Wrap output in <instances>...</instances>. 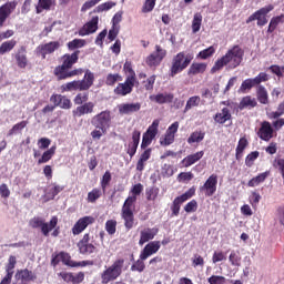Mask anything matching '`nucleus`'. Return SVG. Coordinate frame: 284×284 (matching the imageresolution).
<instances>
[{
    "label": "nucleus",
    "mask_w": 284,
    "mask_h": 284,
    "mask_svg": "<svg viewBox=\"0 0 284 284\" xmlns=\"http://www.w3.org/2000/svg\"><path fill=\"white\" fill-rule=\"evenodd\" d=\"M143 192V184L138 183L131 189V194L124 201L121 210V217L124 220V227L132 230L134 227V210L136 207V196Z\"/></svg>",
    "instance_id": "nucleus-1"
},
{
    "label": "nucleus",
    "mask_w": 284,
    "mask_h": 284,
    "mask_svg": "<svg viewBox=\"0 0 284 284\" xmlns=\"http://www.w3.org/2000/svg\"><path fill=\"white\" fill-rule=\"evenodd\" d=\"M244 54L245 52L243 51V49H241V47L234 45L232 49H230L225 53V55H223L222 58L215 61L214 65L211 69V73L214 74L220 70H223L225 65H227L230 70H234V68H239V65H241L243 61Z\"/></svg>",
    "instance_id": "nucleus-2"
},
{
    "label": "nucleus",
    "mask_w": 284,
    "mask_h": 284,
    "mask_svg": "<svg viewBox=\"0 0 284 284\" xmlns=\"http://www.w3.org/2000/svg\"><path fill=\"white\" fill-rule=\"evenodd\" d=\"M79 53L80 51H75L71 54L67 53L61 57L62 64L54 69V74L58 77L59 81L71 79V77H77L83 72L81 69L72 70V65L79 61Z\"/></svg>",
    "instance_id": "nucleus-3"
},
{
    "label": "nucleus",
    "mask_w": 284,
    "mask_h": 284,
    "mask_svg": "<svg viewBox=\"0 0 284 284\" xmlns=\"http://www.w3.org/2000/svg\"><path fill=\"white\" fill-rule=\"evenodd\" d=\"M94 85V73L92 71L87 70L84 73V78L82 80H75L68 82L65 84L61 85L62 92H72L74 90H79L80 92H83L85 90H90Z\"/></svg>",
    "instance_id": "nucleus-4"
},
{
    "label": "nucleus",
    "mask_w": 284,
    "mask_h": 284,
    "mask_svg": "<svg viewBox=\"0 0 284 284\" xmlns=\"http://www.w3.org/2000/svg\"><path fill=\"white\" fill-rule=\"evenodd\" d=\"M123 265H125V260L119 258L113 262V265L108 266L102 273H101V283L108 284L111 283V281H116L119 276L123 274Z\"/></svg>",
    "instance_id": "nucleus-5"
},
{
    "label": "nucleus",
    "mask_w": 284,
    "mask_h": 284,
    "mask_svg": "<svg viewBox=\"0 0 284 284\" xmlns=\"http://www.w3.org/2000/svg\"><path fill=\"white\" fill-rule=\"evenodd\" d=\"M192 59H194V57L191 54L185 55V52L178 53L172 60L171 77H176V74L183 72V70L192 63Z\"/></svg>",
    "instance_id": "nucleus-6"
},
{
    "label": "nucleus",
    "mask_w": 284,
    "mask_h": 284,
    "mask_svg": "<svg viewBox=\"0 0 284 284\" xmlns=\"http://www.w3.org/2000/svg\"><path fill=\"white\" fill-rule=\"evenodd\" d=\"M272 10H274V4H268L261 8L260 10L255 11L253 14H251L247 18L246 23H252V21H257V26L260 28H263V26H267V14H270Z\"/></svg>",
    "instance_id": "nucleus-7"
},
{
    "label": "nucleus",
    "mask_w": 284,
    "mask_h": 284,
    "mask_svg": "<svg viewBox=\"0 0 284 284\" xmlns=\"http://www.w3.org/2000/svg\"><path fill=\"white\" fill-rule=\"evenodd\" d=\"M111 123L112 114L109 110L102 111L91 119V124L93 128H102L104 130H109Z\"/></svg>",
    "instance_id": "nucleus-8"
},
{
    "label": "nucleus",
    "mask_w": 284,
    "mask_h": 284,
    "mask_svg": "<svg viewBox=\"0 0 284 284\" xmlns=\"http://www.w3.org/2000/svg\"><path fill=\"white\" fill-rule=\"evenodd\" d=\"M159 120H154L152 124L148 128L146 132L143 134L141 149L145 150L149 145H152V141L156 139V134H159Z\"/></svg>",
    "instance_id": "nucleus-9"
},
{
    "label": "nucleus",
    "mask_w": 284,
    "mask_h": 284,
    "mask_svg": "<svg viewBox=\"0 0 284 284\" xmlns=\"http://www.w3.org/2000/svg\"><path fill=\"white\" fill-rule=\"evenodd\" d=\"M166 54L168 51L161 48V45L156 44L155 51L146 58V64L150 68H156V65H161V61L165 59Z\"/></svg>",
    "instance_id": "nucleus-10"
},
{
    "label": "nucleus",
    "mask_w": 284,
    "mask_h": 284,
    "mask_svg": "<svg viewBox=\"0 0 284 284\" xmlns=\"http://www.w3.org/2000/svg\"><path fill=\"white\" fill-rule=\"evenodd\" d=\"M194 193H195L194 189H190L182 195L174 199L172 206H171L172 216H179V213L181 212V205H183V203H185V201H190V199H192V196H194Z\"/></svg>",
    "instance_id": "nucleus-11"
},
{
    "label": "nucleus",
    "mask_w": 284,
    "mask_h": 284,
    "mask_svg": "<svg viewBox=\"0 0 284 284\" xmlns=\"http://www.w3.org/2000/svg\"><path fill=\"white\" fill-rule=\"evenodd\" d=\"M134 81H136V78H134V75H129L124 83H119L113 90L114 94L118 97H128L134 88Z\"/></svg>",
    "instance_id": "nucleus-12"
},
{
    "label": "nucleus",
    "mask_w": 284,
    "mask_h": 284,
    "mask_svg": "<svg viewBox=\"0 0 284 284\" xmlns=\"http://www.w3.org/2000/svg\"><path fill=\"white\" fill-rule=\"evenodd\" d=\"M216 185H219V175L211 174L200 187V192H204L205 196H214V194H216Z\"/></svg>",
    "instance_id": "nucleus-13"
},
{
    "label": "nucleus",
    "mask_w": 284,
    "mask_h": 284,
    "mask_svg": "<svg viewBox=\"0 0 284 284\" xmlns=\"http://www.w3.org/2000/svg\"><path fill=\"white\" fill-rule=\"evenodd\" d=\"M161 250V242L160 241H152L149 242L144 248L140 253V258L142 261H148L150 256H153V254H156Z\"/></svg>",
    "instance_id": "nucleus-14"
},
{
    "label": "nucleus",
    "mask_w": 284,
    "mask_h": 284,
    "mask_svg": "<svg viewBox=\"0 0 284 284\" xmlns=\"http://www.w3.org/2000/svg\"><path fill=\"white\" fill-rule=\"evenodd\" d=\"M17 9V2L11 1V2H6L0 7V28H3L6 24V21H8V18L14 10Z\"/></svg>",
    "instance_id": "nucleus-15"
},
{
    "label": "nucleus",
    "mask_w": 284,
    "mask_h": 284,
    "mask_svg": "<svg viewBox=\"0 0 284 284\" xmlns=\"http://www.w3.org/2000/svg\"><path fill=\"white\" fill-rule=\"evenodd\" d=\"M99 30V16L93 17L87 22L78 32L79 37H88V34H94Z\"/></svg>",
    "instance_id": "nucleus-16"
},
{
    "label": "nucleus",
    "mask_w": 284,
    "mask_h": 284,
    "mask_svg": "<svg viewBox=\"0 0 284 284\" xmlns=\"http://www.w3.org/2000/svg\"><path fill=\"white\" fill-rule=\"evenodd\" d=\"M176 132H179V122H174L172 125L168 128L164 138L160 139V145H172V143H174Z\"/></svg>",
    "instance_id": "nucleus-17"
},
{
    "label": "nucleus",
    "mask_w": 284,
    "mask_h": 284,
    "mask_svg": "<svg viewBox=\"0 0 284 284\" xmlns=\"http://www.w3.org/2000/svg\"><path fill=\"white\" fill-rule=\"evenodd\" d=\"M257 136L262 141H270L274 136V128H272V124L267 121H264L261 123V128L257 131Z\"/></svg>",
    "instance_id": "nucleus-18"
},
{
    "label": "nucleus",
    "mask_w": 284,
    "mask_h": 284,
    "mask_svg": "<svg viewBox=\"0 0 284 284\" xmlns=\"http://www.w3.org/2000/svg\"><path fill=\"white\" fill-rule=\"evenodd\" d=\"M159 234L158 227H145L140 231V240L139 245H145V243H150V241H153V239Z\"/></svg>",
    "instance_id": "nucleus-19"
},
{
    "label": "nucleus",
    "mask_w": 284,
    "mask_h": 284,
    "mask_svg": "<svg viewBox=\"0 0 284 284\" xmlns=\"http://www.w3.org/2000/svg\"><path fill=\"white\" fill-rule=\"evenodd\" d=\"M61 48V43L59 41H52L45 44H40L37 48L38 54H41L43 59H45L47 54H52L55 50H59Z\"/></svg>",
    "instance_id": "nucleus-20"
},
{
    "label": "nucleus",
    "mask_w": 284,
    "mask_h": 284,
    "mask_svg": "<svg viewBox=\"0 0 284 284\" xmlns=\"http://www.w3.org/2000/svg\"><path fill=\"white\" fill-rule=\"evenodd\" d=\"M50 101L53 103L54 108H61L62 110H70V108H72V102L65 95H51Z\"/></svg>",
    "instance_id": "nucleus-21"
},
{
    "label": "nucleus",
    "mask_w": 284,
    "mask_h": 284,
    "mask_svg": "<svg viewBox=\"0 0 284 284\" xmlns=\"http://www.w3.org/2000/svg\"><path fill=\"white\" fill-rule=\"evenodd\" d=\"M93 223L94 217L92 216H84L78 220V222L72 227V234H74V236L81 234V232H83L88 225H92Z\"/></svg>",
    "instance_id": "nucleus-22"
},
{
    "label": "nucleus",
    "mask_w": 284,
    "mask_h": 284,
    "mask_svg": "<svg viewBox=\"0 0 284 284\" xmlns=\"http://www.w3.org/2000/svg\"><path fill=\"white\" fill-rule=\"evenodd\" d=\"M14 59L17 61L18 68H21L22 70L28 68V50L26 47H20L17 50Z\"/></svg>",
    "instance_id": "nucleus-23"
},
{
    "label": "nucleus",
    "mask_w": 284,
    "mask_h": 284,
    "mask_svg": "<svg viewBox=\"0 0 284 284\" xmlns=\"http://www.w3.org/2000/svg\"><path fill=\"white\" fill-rule=\"evenodd\" d=\"M141 141V131H133L132 133V140L128 145L126 149V153L129 154V156H134V154H136V150L139 148V143Z\"/></svg>",
    "instance_id": "nucleus-24"
},
{
    "label": "nucleus",
    "mask_w": 284,
    "mask_h": 284,
    "mask_svg": "<svg viewBox=\"0 0 284 284\" xmlns=\"http://www.w3.org/2000/svg\"><path fill=\"white\" fill-rule=\"evenodd\" d=\"M118 110L121 114H134L141 110V102L119 104Z\"/></svg>",
    "instance_id": "nucleus-25"
},
{
    "label": "nucleus",
    "mask_w": 284,
    "mask_h": 284,
    "mask_svg": "<svg viewBox=\"0 0 284 284\" xmlns=\"http://www.w3.org/2000/svg\"><path fill=\"white\" fill-rule=\"evenodd\" d=\"M150 101L153 103H159L160 105H163V103H172L174 101V94L172 93H158L150 95Z\"/></svg>",
    "instance_id": "nucleus-26"
},
{
    "label": "nucleus",
    "mask_w": 284,
    "mask_h": 284,
    "mask_svg": "<svg viewBox=\"0 0 284 284\" xmlns=\"http://www.w3.org/2000/svg\"><path fill=\"white\" fill-rule=\"evenodd\" d=\"M93 112V102H85L84 104H80L75 110H73V116H83L85 114H92Z\"/></svg>",
    "instance_id": "nucleus-27"
},
{
    "label": "nucleus",
    "mask_w": 284,
    "mask_h": 284,
    "mask_svg": "<svg viewBox=\"0 0 284 284\" xmlns=\"http://www.w3.org/2000/svg\"><path fill=\"white\" fill-rule=\"evenodd\" d=\"M57 258H59L60 261H62V263L64 265H68L69 267H79V265H81L80 263H77L74 261H72V257L70 256V254L65 253V252H61L60 254H58L57 257H54L52 260V264L57 265L59 262L57 261Z\"/></svg>",
    "instance_id": "nucleus-28"
},
{
    "label": "nucleus",
    "mask_w": 284,
    "mask_h": 284,
    "mask_svg": "<svg viewBox=\"0 0 284 284\" xmlns=\"http://www.w3.org/2000/svg\"><path fill=\"white\" fill-rule=\"evenodd\" d=\"M16 278L22 283H30V281H37V274L28 268H24L16 273Z\"/></svg>",
    "instance_id": "nucleus-29"
},
{
    "label": "nucleus",
    "mask_w": 284,
    "mask_h": 284,
    "mask_svg": "<svg viewBox=\"0 0 284 284\" xmlns=\"http://www.w3.org/2000/svg\"><path fill=\"white\" fill-rule=\"evenodd\" d=\"M204 154H205V152L199 151L196 153L187 155L186 158H184L182 160L184 168H190V166L194 165V163H199V161H201L203 159Z\"/></svg>",
    "instance_id": "nucleus-30"
},
{
    "label": "nucleus",
    "mask_w": 284,
    "mask_h": 284,
    "mask_svg": "<svg viewBox=\"0 0 284 284\" xmlns=\"http://www.w3.org/2000/svg\"><path fill=\"white\" fill-rule=\"evenodd\" d=\"M58 223H59V219L57 216H52L50 220V223L45 222L44 220L41 227V232L43 236H50V232H52L57 227Z\"/></svg>",
    "instance_id": "nucleus-31"
},
{
    "label": "nucleus",
    "mask_w": 284,
    "mask_h": 284,
    "mask_svg": "<svg viewBox=\"0 0 284 284\" xmlns=\"http://www.w3.org/2000/svg\"><path fill=\"white\" fill-rule=\"evenodd\" d=\"M150 156H152V149H146L140 156L136 163L138 172H143L145 170V163L150 161Z\"/></svg>",
    "instance_id": "nucleus-32"
},
{
    "label": "nucleus",
    "mask_w": 284,
    "mask_h": 284,
    "mask_svg": "<svg viewBox=\"0 0 284 284\" xmlns=\"http://www.w3.org/2000/svg\"><path fill=\"white\" fill-rule=\"evenodd\" d=\"M232 119V113H230V109L223 108L221 112L216 113L214 116L215 123L223 124L226 121H230Z\"/></svg>",
    "instance_id": "nucleus-33"
},
{
    "label": "nucleus",
    "mask_w": 284,
    "mask_h": 284,
    "mask_svg": "<svg viewBox=\"0 0 284 284\" xmlns=\"http://www.w3.org/2000/svg\"><path fill=\"white\" fill-rule=\"evenodd\" d=\"M270 176V171H265L264 173H260L257 176L251 179L247 183L248 187H256L261 185V183H265V180Z\"/></svg>",
    "instance_id": "nucleus-34"
},
{
    "label": "nucleus",
    "mask_w": 284,
    "mask_h": 284,
    "mask_svg": "<svg viewBox=\"0 0 284 284\" xmlns=\"http://www.w3.org/2000/svg\"><path fill=\"white\" fill-rule=\"evenodd\" d=\"M207 70L206 63H193L191 64L187 74H192L193 77L196 74H203Z\"/></svg>",
    "instance_id": "nucleus-35"
},
{
    "label": "nucleus",
    "mask_w": 284,
    "mask_h": 284,
    "mask_svg": "<svg viewBox=\"0 0 284 284\" xmlns=\"http://www.w3.org/2000/svg\"><path fill=\"white\" fill-rule=\"evenodd\" d=\"M57 0H39L37 6V14H41L43 10H50L52 6H55Z\"/></svg>",
    "instance_id": "nucleus-36"
},
{
    "label": "nucleus",
    "mask_w": 284,
    "mask_h": 284,
    "mask_svg": "<svg viewBox=\"0 0 284 284\" xmlns=\"http://www.w3.org/2000/svg\"><path fill=\"white\" fill-rule=\"evenodd\" d=\"M280 23H284V14L273 17L270 21L267 32L268 34H272L276 28H278Z\"/></svg>",
    "instance_id": "nucleus-37"
},
{
    "label": "nucleus",
    "mask_w": 284,
    "mask_h": 284,
    "mask_svg": "<svg viewBox=\"0 0 284 284\" xmlns=\"http://www.w3.org/2000/svg\"><path fill=\"white\" fill-rule=\"evenodd\" d=\"M203 23V16L200 12L194 13L192 20V32L196 34L201 30V24Z\"/></svg>",
    "instance_id": "nucleus-38"
},
{
    "label": "nucleus",
    "mask_w": 284,
    "mask_h": 284,
    "mask_svg": "<svg viewBox=\"0 0 284 284\" xmlns=\"http://www.w3.org/2000/svg\"><path fill=\"white\" fill-rule=\"evenodd\" d=\"M55 152H57V145H53L49 150H47L42 154V156L38 160L39 165H41L42 163H48V161H50L52 156H54Z\"/></svg>",
    "instance_id": "nucleus-39"
},
{
    "label": "nucleus",
    "mask_w": 284,
    "mask_h": 284,
    "mask_svg": "<svg viewBox=\"0 0 284 284\" xmlns=\"http://www.w3.org/2000/svg\"><path fill=\"white\" fill-rule=\"evenodd\" d=\"M241 253L239 251H232L229 255V263H231L232 267H241Z\"/></svg>",
    "instance_id": "nucleus-40"
},
{
    "label": "nucleus",
    "mask_w": 284,
    "mask_h": 284,
    "mask_svg": "<svg viewBox=\"0 0 284 284\" xmlns=\"http://www.w3.org/2000/svg\"><path fill=\"white\" fill-rule=\"evenodd\" d=\"M17 42L14 40L4 41L0 45V55L8 54V52H12Z\"/></svg>",
    "instance_id": "nucleus-41"
},
{
    "label": "nucleus",
    "mask_w": 284,
    "mask_h": 284,
    "mask_svg": "<svg viewBox=\"0 0 284 284\" xmlns=\"http://www.w3.org/2000/svg\"><path fill=\"white\" fill-rule=\"evenodd\" d=\"M199 105H201V97L193 95L186 101L184 112H190V110H192V108H199Z\"/></svg>",
    "instance_id": "nucleus-42"
},
{
    "label": "nucleus",
    "mask_w": 284,
    "mask_h": 284,
    "mask_svg": "<svg viewBox=\"0 0 284 284\" xmlns=\"http://www.w3.org/2000/svg\"><path fill=\"white\" fill-rule=\"evenodd\" d=\"M16 266H17V257L14 255H10L8 260V264L6 265V274L8 276H14Z\"/></svg>",
    "instance_id": "nucleus-43"
},
{
    "label": "nucleus",
    "mask_w": 284,
    "mask_h": 284,
    "mask_svg": "<svg viewBox=\"0 0 284 284\" xmlns=\"http://www.w3.org/2000/svg\"><path fill=\"white\" fill-rule=\"evenodd\" d=\"M240 110H245V108H256V100L252 99V97H244L239 105Z\"/></svg>",
    "instance_id": "nucleus-44"
},
{
    "label": "nucleus",
    "mask_w": 284,
    "mask_h": 284,
    "mask_svg": "<svg viewBox=\"0 0 284 284\" xmlns=\"http://www.w3.org/2000/svg\"><path fill=\"white\" fill-rule=\"evenodd\" d=\"M257 100L260 103H263V105H267L268 103L267 90L263 85L257 87Z\"/></svg>",
    "instance_id": "nucleus-45"
},
{
    "label": "nucleus",
    "mask_w": 284,
    "mask_h": 284,
    "mask_svg": "<svg viewBox=\"0 0 284 284\" xmlns=\"http://www.w3.org/2000/svg\"><path fill=\"white\" fill-rule=\"evenodd\" d=\"M205 139V132L203 131H195L191 133V135L187 139V143H201Z\"/></svg>",
    "instance_id": "nucleus-46"
},
{
    "label": "nucleus",
    "mask_w": 284,
    "mask_h": 284,
    "mask_svg": "<svg viewBox=\"0 0 284 284\" xmlns=\"http://www.w3.org/2000/svg\"><path fill=\"white\" fill-rule=\"evenodd\" d=\"M116 6V2L113 1H106L101 4H99L93 12L101 13V12H108V10H112Z\"/></svg>",
    "instance_id": "nucleus-47"
},
{
    "label": "nucleus",
    "mask_w": 284,
    "mask_h": 284,
    "mask_svg": "<svg viewBox=\"0 0 284 284\" xmlns=\"http://www.w3.org/2000/svg\"><path fill=\"white\" fill-rule=\"evenodd\" d=\"M79 252L80 254H94V251L97 247L94 244H83V243H78Z\"/></svg>",
    "instance_id": "nucleus-48"
},
{
    "label": "nucleus",
    "mask_w": 284,
    "mask_h": 284,
    "mask_svg": "<svg viewBox=\"0 0 284 284\" xmlns=\"http://www.w3.org/2000/svg\"><path fill=\"white\" fill-rule=\"evenodd\" d=\"M119 81H123V77L119 73H109L105 79L106 85H116Z\"/></svg>",
    "instance_id": "nucleus-49"
},
{
    "label": "nucleus",
    "mask_w": 284,
    "mask_h": 284,
    "mask_svg": "<svg viewBox=\"0 0 284 284\" xmlns=\"http://www.w3.org/2000/svg\"><path fill=\"white\" fill-rule=\"evenodd\" d=\"M105 134H108V129H103V128H95L92 132H91V139L93 141H101L102 136H105Z\"/></svg>",
    "instance_id": "nucleus-50"
},
{
    "label": "nucleus",
    "mask_w": 284,
    "mask_h": 284,
    "mask_svg": "<svg viewBox=\"0 0 284 284\" xmlns=\"http://www.w3.org/2000/svg\"><path fill=\"white\" fill-rule=\"evenodd\" d=\"M256 83L254 82V79H246L242 82L239 92H247V90H252L253 88H255Z\"/></svg>",
    "instance_id": "nucleus-51"
},
{
    "label": "nucleus",
    "mask_w": 284,
    "mask_h": 284,
    "mask_svg": "<svg viewBox=\"0 0 284 284\" xmlns=\"http://www.w3.org/2000/svg\"><path fill=\"white\" fill-rule=\"evenodd\" d=\"M155 6H156V0H145L141 9L142 14H148L152 12Z\"/></svg>",
    "instance_id": "nucleus-52"
},
{
    "label": "nucleus",
    "mask_w": 284,
    "mask_h": 284,
    "mask_svg": "<svg viewBox=\"0 0 284 284\" xmlns=\"http://www.w3.org/2000/svg\"><path fill=\"white\" fill-rule=\"evenodd\" d=\"M99 199H101L100 189H93L91 192L88 193V197H87L88 203H97Z\"/></svg>",
    "instance_id": "nucleus-53"
},
{
    "label": "nucleus",
    "mask_w": 284,
    "mask_h": 284,
    "mask_svg": "<svg viewBox=\"0 0 284 284\" xmlns=\"http://www.w3.org/2000/svg\"><path fill=\"white\" fill-rule=\"evenodd\" d=\"M214 52H216V49L213 45H211L207 49L200 51L197 57L202 60L210 59V57H212Z\"/></svg>",
    "instance_id": "nucleus-54"
},
{
    "label": "nucleus",
    "mask_w": 284,
    "mask_h": 284,
    "mask_svg": "<svg viewBox=\"0 0 284 284\" xmlns=\"http://www.w3.org/2000/svg\"><path fill=\"white\" fill-rule=\"evenodd\" d=\"M27 125H28V121H21L14 124L8 132V136H12V134H16V132H21V130L27 128Z\"/></svg>",
    "instance_id": "nucleus-55"
},
{
    "label": "nucleus",
    "mask_w": 284,
    "mask_h": 284,
    "mask_svg": "<svg viewBox=\"0 0 284 284\" xmlns=\"http://www.w3.org/2000/svg\"><path fill=\"white\" fill-rule=\"evenodd\" d=\"M63 190H65V186L52 183L49 190V195L51 199H54V196H57L60 192H63Z\"/></svg>",
    "instance_id": "nucleus-56"
},
{
    "label": "nucleus",
    "mask_w": 284,
    "mask_h": 284,
    "mask_svg": "<svg viewBox=\"0 0 284 284\" xmlns=\"http://www.w3.org/2000/svg\"><path fill=\"white\" fill-rule=\"evenodd\" d=\"M85 40L83 39H74L68 43L69 50H77L79 48H84Z\"/></svg>",
    "instance_id": "nucleus-57"
},
{
    "label": "nucleus",
    "mask_w": 284,
    "mask_h": 284,
    "mask_svg": "<svg viewBox=\"0 0 284 284\" xmlns=\"http://www.w3.org/2000/svg\"><path fill=\"white\" fill-rule=\"evenodd\" d=\"M245 148H247V139L241 138L236 146V159L243 154Z\"/></svg>",
    "instance_id": "nucleus-58"
},
{
    "label": "nucleus",
    "mask_w": 284,
    "mask_h": 284,
    "mask_svg": "<svg viewBox=\"0 0 284 284\" xmlns=\"http://www.w3.org/2000/svg\"><path fill=\"white\" fill-rule=\"evenodd\" d=\"M44 221L45 220L43 217L36 216L29 221V225L33 230H37L39 227L41 229L43 226Z\"/></svg>",
    "instance_id": "nucleus-59"
},
{
    "label": "nucleus",
    "mask_w": 284,
    "mask_h": 284,
    "mask_svg": "<svg viewBox=\"0 0 284 284\" xmlns=\"http://www.w3.org/2000/svg\"><path fill=\"white\" fill-rule=\"evenodd\" d=\"M258 156H260L258 151H253V152H251V153L246 156V159H245V164H246V166H247V168H252V165H254V161H255L256 159H258Z\"/></svg>",
    "instance_id": "nucleus-60"
},
{
    "label": "nucleus",
    "mask_w": 284,
    "mask_h": 284,
    "mask_svg": "<svg viewBox=\"0 0 284 284\" xmlns=\"http://www.w3.org/2000/svg\"><path fill=\"white\" fill-rule=\"evenodd\" d=\"M88 93H78L73 101L75 105H83V103H88Z\"/></svg>",
    "instance_id": "nucleus-61"
},
{
    "label": "nucleus",
    "mask_w": 284,
    "mask_h": 284,
    "mask_svg": "<svg viewBox=\"0 0 284 284\" xmlns=\"http://www.w3.org/2000/svg\"><path fill=\"white\" fill-rule=\"evenodd\" d=\"M105 230L108 234H115L116 233V221L108 220L105 223Z\"/></svg>",
    "instance_id": "nucleus-62"
},
{
    "label": "nucleus",
    "mask_w": 284,
    "mask_h": 284,
    "mask_svg": "<svg viewBox=\"0 0 284 284\" xmlns=\"http://www.w3.org/2000/svg\"><path fill=\"white\" fill-rule=\"evenodd\" d=\"M210 284H225V277L221 275H213L207 278Z\"/></svg>",
    "instance_id": "nucleus-63"
},
{
    "label": "nucleus",
    "mask_w": 284,
    "mask_h": 284,
    "mask_svg": "<svg viewBox=\"0 0 284 284\" xmlns=\"http://www.w3.org/2000/svg\"><path fill=\"white\" fill-rule=\"evenodd\" d=\"M273 165L282 174V179H284V159H276Z\"/></svg>",
    "instance_id": "nucleus-64"
}]
</instances>
